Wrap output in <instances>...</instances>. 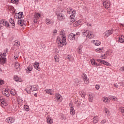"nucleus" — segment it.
I'll return each instance as SVG.
<instances>
[{
  "label": "nucleus",
  "instance_id": "obj_62",
  "mask_svg": "<svg viewBox=\"0 0 124 124\" xmlns=\"http://www.w3.org/2000/svg\"><path fill=\"white\" fill-rule=\"evenodd\" d=\"M114 86L115 88H118V84H114Z\"/></svg>",
  "mask_w": 124,
  "mask_h": 124
},
{
  "label": "nucleus",
  "instance_id": "obj_37",
  "mask_svg": "<svg viewBox=\"0 0 124 124\" xmlns=\"http://www.w3.org/2000/svg\"><path fill=\"white\" fill-rule=\"evenodd\" d=\"M3 94H4V95H5L7 97H8V96H9V95H10L9 92H8V91L7 90L3 91Z\"/></svg>",
  "mask_w": 124,
  "mask_h": 124
},
{
  "label": "nucleus",
  "instance_id": "obj_29",
  "mask_svg": "<svg viewBox=\"0 0 124 124\" xmlns=\"http://www.w3.org/2000/svg\"><path fill=\"white\" fill-rule=\"evenodd\" d=\"M96 52L97 53H101V54H102L103 52H104V49L103 48H99L96 49Z\"/></svg>",
  "mask_w": 124,
  "mask_h": 124
},
{
  "label": "nucleus",
  "instance_id": "obj_5",
  "mask_svg": "<svg viewBox=\"0 0 124 124\" xmlns=\"http://www.w3.org/2000/svg\"><path fill=\"white\" fill-rule=\"evenodd\" d=\"M80 32H77L76 34L73 33H71L69 35L68 39L70 40H75V39H77V38L80 36Z\"/></svg>",
  "mask_w": 124,
  "mask_h": 124
},
{
  "label": "nucleus",
  "instance_id": "obj_47",
  "mask_svg": "<svg viewBox=\"0 0 124 124\" xmlns=\"http://www.w3.org/2000/svg\"><path fill=\"white\" fill-rule=\"evenodd\" d=\"M69 107H70V109H74V106L73 105V103L71 102H70L69 103Z\"/></svg>",
  "mask_w": 124,
  "mask_h": 124
},
{
  "label": "nucleus",
  "instance_id": "obj_25",
  "mask_svg": "<svg viewBox=\"0 0 124 124\" xmlns=\"http://www.w3.org/2000/svg\"><path fill=\"white\" fill-rule=\"evenodd\" d=\"M8 53V50L7 49V48H6L4 50V52L3 53V54L1 53L0 54V57H5L6 56V54H7Z\"/></svg>",
  "mask_w": 124,
  "mask_h": 124
},
{
  "label": "nucleus",
  "instance_id": "obj_44",
  "mask_svg": "<svg viewBox=\"0 0 124 124\" xmlns=\"http://www.w3.org/2000/svg\"><path fill=\"white\" fill-rule=\"evenodd\" d=\"M109 99L113 100V101H118V98L115 96H111L109 97Z\"/></svg>",
  "mask_w": 124,
  "mask_h": 124
},
{
  "label": "nucleus",
  "instance_id": "obj_27",
  "mask_svg": "<svg viewBox=\"0 0 124 124\" xmlns=\"http://www.w3.org/2000/svg\"><path fill=\"white\" fill-rule=\"evenodd\" d=\"M0 63L1 64L5 63V57L3 56L0 57Z\"/></svg>",
  "mask_w": 124,
  "mask_h": 124
},
{
  "label": "nucleus",
  "instance_id": "obj_46",
  "mask_svg": "<svg viewBox=\"0 0 124 124\" xmlns=\"http://www.w3.org/2000/svg\"><path fill=\"white\" fill-rule=\"evenodd\" d=\"M97 62H100V63H103V64H104L105 62V61L101 59H97Z\"/></svg>",
  "mask_w": 124,
  "mask_h": 124
},
{
  "label": "nucleus",
  "instance_id": "obj_19",
  "mask_svg": "<svg viewBox=\"0 0 124 124\" xmlns=\"http://www.w3.org/2000/svg\"><path fill=\"white\" fill-rule=\"evenodd\" d=\"M31 70H32V65L30 64L27 67V68L26 69V72L27 73H30Z\"/></svg>",
  "mask_w": 124,
  "mask_h": 124
},
{
  "label": "nucleus",
  "instance_id": "obj_15",
  "mask_svg": "<svg viewBox=\"0 0 124 124\" xmlns=\"http://www.w3.org/2000/svg\"><path fill=\"white\" fill-rule=\"evenodd\" d=\"M1 23L3 24V26H4V27H6V28H9V23L5 19H3L1 20Z\"/></svg>",
  "mask_w": 124,
  "mask_h": 124
},
{
  "label": "nucleus",
  "instance_id": "obj_63",
  "mask_svg": "<svg viewBox=\"0 0 124 124\" xmlns=\"http://www.w3.org/2000/svg\"><path fill=\"white\" fill-rule=\"evenodd\" d=\"M87 26H88V27H91V26H92V24H91L90 23H87Z\"/></svg>",
  "mask_w": 124,
  "mask_h": 124
},
{
  "label": "nucleus",
  "instance_id": "obj_34",
  "mask_svg": "<svg viewBox=\"0 0 124 124\" xmlns=\"http://www.w3.org/2000/svg\"><path fill=\"white\" fill-rule=\"evenodd\" d=\"M54 60L55 62H60L59 55H56L54 56Z\"/></svg>",
  "mask_w": 124,
  "mask_h": 124
},
{
  "label": "nucleus",
  "instance_id": "obj_31",
  "mask_svg": "<svg viewBox=\"0 0 124 124\" xmlns=\"http://www.w3.org/2000/svg\"><path fill=\"white\" fill-rule=\"evenodd\" d=\"M17 24L19 26H21V27L23 26V25H24V20H23V19H19L18 21Z\"/></svg>",
  "mask_w": 124,
  "mask_h": 124
},
{
  "label": "nucleus",
  "instance_id": "obj_23",
  "mask_svg": "<svg viewBox=\"0 0 124 124\" xmlns=\"http://www.w3.org/2000/svg\"><path fill=\"white\" fill-rule=\"evenodd\" d=\"M91 62L92 65H95V66H99V65H100V64L95 62V60H94V59H92Z\"/></svg>",
  "mask_w": 124,
  "mask_h": 124
},
{
  "label": "nucleus",
  "instance_id": "obj_50",
  "mask_svg": "<svg viewBox=\"0 0 124 124\" xmlns=\"http://www.w3.org/2000/svg\"><path fill=\"white\" fill-rule=\"evenodd\" d=\"M101 59H105L106 58H107V55H106V54L104 55H101L100 57Z\"/></svg>",
  "mask_w": 124,
  "mask_h": 124
},
{
  "label": "nucleus",
  "instance_id": "obj_48",
  "mask_svg": "<svg viewBox=\"0 0 124 124\" xmlns=\"http://www.w3.org/2000/svg\"><path fill=\"white\" fill-rule=\"evenodd\" d=\"M78 50V54H82V46H79Z\"/></svg>",
  "mask_w": 124,
  "mask_h": 124
},
{
  "label": "nucleus",
  "instance_id": "obj_61",
  "mask_svg": "<svg viewBox=\"0 0 124 124\" xmlns=\"http://www.w3.org/2000/svg\"><path fill=\"white\" fill-rule=\"evenodd\" d=\"M8 110L9 111V112H13V109H9V108H8Z\"/></svg>",
  "mask_w": 124,
  "mask_h": 124
},
{
  "label": "nucleus",
  "instance_id": "obj_4",
  "mask_svg": "<svg viewBox=\"0 0 124 124\" xmlns=\"http://www.w3.org/2000/svg\"><path fill=\"white\" fill-rule=\"evenodd\" d=\"M38 90V86L36 85H33L32 86H29V87H27L25 89V91L27 92V93H31V92H34Z\"/></svg>",
  "mask_w": 124,
  "mask_h": 124
},
{
  "label": "nucleus",
  "instance_id": "obj_28",
  "mask_svg": "<svg viewBox=\"0 0 124 124\" xmlns=\"http://www.w3.org/2000/svg\"><path fill=\"white\" fill-rule=\"evenodd\" d=\"M104 111L105 114H107L108 117L110 116V111H109V109H108V108H105L104 109Z\"/></svg>",
  "mask_w": 124,
  "mask_h": 124
},
{
  "label": "nucleus",
  "instance_id": "obj_8",
  "mask_svg": "<svg viewBox=\"0 0 124 124\" xmlns=\"http://www.w3.org/2000/svg\"><path fill=\"white\" fill-rule=\"evenodd\" d=\"M82 77L84 84H85V85H89V84H90V79H89V78H88V77H87V75L84 73L83 74Z\"/></svg>",
  "mask_w": 124,
  "mask_h": 124
},
{
  "label": "nucleus",
  "instance_id": "obj_39",
  "mask_svg": "<svg viewBox=\"0 0 124 124\" xmlns=\"http://www.w3.org/2000/svg\"><path fill=\"white\" fill-rule=\"evenodd\" d=\"M10 23L12 24L13 27H15V21H14V19L13 18L10 19Z\"/></svg>",
  "mask_w": 124,
  "mask_h": 124
},
{
  "label": "nucleus",
  "instance_id": "obj_2",
  "mask_svg": "<svg viewBox=\"0 0 124 124\" xmlns=\"http://www.w3.org/2000/svg\"><path fill=\"white\" fill-rule=\"evenodd\" d=\"M67 13L68 14H71L70 16V22L71 23H74V22H75V19H74V18H75V15L76 14V11L75 10H73L71 8H68L67 10Z\"/></svg>",
  "mask_w": 124,
  "mask_h": 124
},
{
  "label": "nucleus",
  "instance_id": "obj_59",
  "mask_svg": "<svg viewBox=\"0 0 124 124\" xmlns=\"http://www.w3.org/2000/svg\"><path fill=\"white\" fill-rule=\"evenodd\" d=\"M57 32H58V31L56 30L53 31V34H56V33H57Z\"/></svg>",
  "mask_w": 124,
  "mask_h": 124
},
{
  "label": "nucleus",
  "instance_id": "obj_3",
  "mask_svg": "<svg viewBox=\"0 0 124 124\" xmlns=\"http://www.w3.org/2000/svg\"><path fill=\"white\" fill-rule=\"evenodd\" d=\"M63 13H64L63 9H59V12L57 14L58 19L59 21H62L64 20L65 17L64 14Z\"/></svg>",
  "mask_w": 124,
  "mask_h": 124
},
{
  "label": "nucleus",
  "instance_id": "obj_60",
  "mask_svg": "<svg viewBox=\"0 0 124 124\" xmlns=\"http://www.w3.org/2000/svg\"><path fill=\"white\" fill-rule=\"evenodd\" d=\"M120 70H121V71H124V66L121 67V68H120Z\"/></svg>",
  "mask_w": 124,
  "mask_h": 124
},
{
  "label": "nucleus",
  "instance_id": "obj_22",
  "mask_svg": "<svg viewBox=\"0 0 124 124\" xmlns=\"http://www.w3.org/2000/svg\"><path fill=\"white\" fill-rule=\"evenodd\" d=\"M19 15H23V12H20L19 13L16 14L15 15V18H16V19H21V16Z\"/></svg>",
  "mask_w": 124,
  "mask_h": 124
},
{
  "label": "nucleus",
  "instance_id": "obj_55",
  "mask_svg": "<svg viewBox=\"0 0 124 124\" xmlns=\"http://www.w3.org/2000/svg\"><path fill=\"white\" fill-rule=\"evenodd\" d=\"M15 45H16V46H17V47H19V46H20V42H16Z\"/></svg>",
  "mask_w": 124,
  "mask_h": 124
},
{
  "label": "nucleus",
  "instance_id": "obj_9",
  "mask_svg": "<svg viewBox=\"0 0 124 124\" xmlns=\"http://www.w3.org/2000/svg\"><path fill=\"white\" fill-rule=\"evenodd\" d=\"M41 17V15L39 13H35L34 14V16L33 17V20L34 23H37L38 19Z\"/></svg>",
  "mask_w": 124,
  "mask_h": 124
},
{
  "label": "nucleus",
  "instance_id": "obj_6",
  "mask_svg": "<svg viewBox=\"0 0 124 124\" xmlns=\"http://www.w3.org/2000/svg\"><path fill=\"white\" fill-rule=\"evenodd\" d=\"M83 35H85L87 38H90L92 39V38H93L94 37V34L92 31H89V30L86 31L85 32H83Z\"/></svg>",
  "mask_w": 124,
  "mask_h": 124
},
{
  "label": "nucleus",
  "instance_id": "obj_10",
  "mask_svg": "<svg viewBox=\"0 0 124 124\" xmlns=\"http://www.w3.org/2000/svg\"><path fill=\"white\" fill-rule=\"evenodd\" d=\"M103 5L105 8L108 9L111 6V2L110 0H104Z\"/></svg>",
  "mask_w": 124,
  "mask_h": 124
},
{
  "label": "nucleus",
  "instance_id": "obj_21",
  "mask_svg": "<svg viewBox=\"0 0 124 124\" xmlns=\"http://www.w3.org/2000/svg\"><path fill=\"white\" fill-rule=\"evenodd\" d=\"M92 43H93V44H94V45H95L96 46H99V45H100L101 44L100 42L98 40H93L92 41Z\"/></svg>",
  "mask_w": 124,
  "mask_h": 124
},
{
  "label": "nucleus",
  "instance_id": "obj_18",
  "mask_svg": "<svg viewBox=\"0 0 124 124\" xmlns=\"http://www.w3.org/2000/svg\"><path fill=\"white\" fill-rule=\"evenodd\" d=\"M46 23L47 25H53L54 24V20L49 19H46Z\"/></svg>",
  "mask_w": 124,
  "mask_h": 124
},
{
  "label": "nucleus",
  "instance_id": "obj_35",
  "mask_svg": "<svg viewBox=\"0 0 124 124\" xmlns=\"http://www.w3.org/2000/svg\"><path fill=\"white\" fill-rule=\"evenodd\" d=\"M10 93L12 94V95H15V96H16L17 95V94L16 93V91L14 89H12L10 91Z\"/></svg>",
  "mask_w": 124,
  "mask_h": 124
},
{
  "label": "nucleus",
  "instance_id": "obj_58",
  "mask_svg": "<svg viewBox=\"0 0 124 124\" xmlns=\"http://www.w3.org/2000/svg\"><path fill=\"white\" fill-rule=\"evenodd\" d=\"M120 25L121 28H124V24L120 23Z\"/></svg>",
  "mask_w": 124,
  "mask_h": 124
},
{
  "label": "nucleus",
  "instance_id": "obj_43",
  "mask_svg": "<svg viewBox=\"0 0 124 124\" xmlns=\"http://www.w3.org/2000/svg\"><path fill=\"white\" fill-rule=\"evenodd\" d=\"M70 112L72 116H74V115H75V110H74V108L70 109Z\"/></svg>",
  "mask_w": 124,
  "mask_h": 124
},
{
  "label": "nucleus",
  "instance_id": "obj_42",
  "mask_svg": "<svg viewBox=\"0 0 124 124\" xmlns=\"http://www.w3.org/2000/svg\"><path fill=\"white\" fill-rule=\"evenodd\" d=\"M112 53H113L112 50H108L106 52V55L107 56H111V55H112Z\"/></svg>",
  "mask_w": 124,
  "mask_h": 124
},
{
  "label": "nucleus",
  "instance_id": "obj_14",
  "mask_svg": "<svg viewBox=\"0 0 124 124\" xmlns=\"http://www.w3.org/2000/svg\"><path fill=\"white\" fill-rule=\"evenodd\" d=\"M114 31V30H108L107 31L105 32V37H108V36H109L113 33V32Z\"/></svg>",
  "mask_w": 124,
  "mask_h": 124
},
{
  "label": "nucleus",
  "instance_id": "obj_1",
  "mask_svg": "<svg viewBox=\"0 0 124 124\" xmlns=\"http://www.w3.org/2000/svg\"><path fill=\"white\" fill-rule=\"evenodd\" d=\"M56 42L58 45V47H62L64 45H66V39L65 38V32L63 30H62L60 35L57 37Z\"/></svg>",
  "mask_w": 124,
  "mask_h": 124
},
{
  "label": "nucleus",
  "instance_id": "obj_49",
  "mask_svg": "<svg viewBox=\"0 0 124 124\" xmlns=\"http://www.w3.org/2000/svg\"><path fill=\"white\" fill-rule=\"evenodd\" d=\"M24 108L26 111H29L30 110V108L28 105H24Z\"/></svg>",
  "mask_w": 124,
  "mask_h": 124
},
{
  "label": "nucleus",
  "instance_id": "obj_54",
  "mask_svg": "<svg viewBox=\"0 0 124 124\" xmlns=\"http://www.w3.org/2000/svg\"><path fill=\"white\" fill-rule=\"evenodd\" d=\"M104 64H105V65H107L108 66H109V65H111L110 64V63H109V62H106V61H105V63H104Z\"/></svg>",
  "mask_w": 124,
  "mask_h": 124
},
{
  "label": "nucleus",
  "instance_id": "obj_41",
  "mask_svg": "<svg viewBox=\"0 0 124 124\" xmlns=\"http://www.w3.org/2000/svg\"><path fill=\"white\" fill-rule=\"evenodd\" d=\"M80 95L82 97H84L86 95V93L84 91H81L79 92Z\"/></svg>",
  "mask_w": 124,
  "mask_h": 124
},
{
  "label": "nucleus",
  "instance_id": "obj_51",
  "mask_svg": "<svg viewBox=\"0 0 124 124\" xmlns=\"http://www.w3.org/2000/svg\"><path fill=\"white\" fill-rule=\"evenodd\" d=\"M107 122V120H106V119H103L101 121V124H104L105 123H106V122Z\"/></svg>",
  "mask_w": 124,
  "mask_h": 124
},
{
  "label": "nucleus",
  "instance_id": "obj_40",
  "mask_svg": "<svg viewBox=\"0 0 124 124\" xmlns=\"http://www.w3.org/2000/svg\"><path fill=\"white\" fill-rule=\"evenodd\" d=\"M75 83H76V86H78L80 84V80L78 78H76L74 80Z\"/></svg>",
  "mask_w": 124,
  "mask_h": 124
},
{
  "label": "nucleus",
  "instance_id": "obj_52",
  "mask_svg": "<svg viewBox=\"0 0 124 124\" xmlns=\"http://www.w3.org/2000/svg\"><path fill=\"white\" fill-rule=\"evenodd\" d=\"M15 60L17 61L18 60V58H19V53H17V55L14 56Z\"/></svg>",
  "mask_w": 124,
  "mask_h": 124
},
{
  "label": "nucleus",
  "instance_id": "obj_20",
  "mask_svg": "<svg viewBox=\"0 0 124 124\" xmlns=\"http://www.w3.org/2000/svg\"><path fill=\"white\" fill-rule=\"evenodd\" d=\"M14 79L16 81V82H23V80L21 78H19L17 76H14Z\"/></svg>",
  "mask_w": 124,
  "mask_h": 124
},
{
  "label": "nucleus",
  "instance_id": "obj_38",
  "mask_svg": "<svg viewBox=\"0 0 124 124\" xmlns=\"http://www.w3.org/2000/svg\"><path fill=\"white\" fill-rule=\"evenodd\" d=\"M102 100L103 102H105V103H106L107 102H109V99H108L107 97H103Z\"/></svg>",
  "mask_w": 124,
  "mask_h": 124
},
{
  "label": "nucleus",
  "instance_id": "obj_56",
  "mask_svg": "<svg viewBox=\"0 0 124 124\" xmlns=\"http://www.w3.org/2000/svg\"><path fill=\"white\" fill-rule=\"evenodd\" d=\"M2 28H3V24L1 21H0V29H2Z\"/></svg>",
  "mask_w": 124,
  "mask_h": 124
},
{
  "label": "nucleus",
  "instance_id": "obj_26",
  "mask_svg": "<svg viewBox=\"0 0 124 124\" xmlns=\"http://www.w3.org/2000/svg\"><path fill=\"white\" fill-rule=\"evenodd\" d=\"M93 119V124H96L98 123V121H99V118H98V117L97 116H94Z\"/></svg>",
  "mask_w": 124,
  "mask_h": 124
},
{
  "label": "nucleus",
  "instance_id": "obj_12",
  "mask_svg": "<svg viewBox=\"0 0 124 124\" xmlns=\"http://www.w3.org/2000/svg\"><path fill=\"white\" fill-rule=\"evenodd\" d=\"M14 121H15V119L12 117H8L6 119V122L8 123V124H13V123H14Z\"/></svg>",
  "mask_w": 124,
  "mask_h": 124
},
{
  "label": "nucleus",
  "instance_id": "obj_53",
  "mask_svg": "<svg viewBox=\"0 0 124 124\" xmlns=\"http://www.w3.org/2000/svg\"><path fill=\"white\" fill-rule=\"evenodd\" d=\"M95 88L96 89L98 90L100 88V86H99V85H96Z\"/></svg>",
  "mask_w": 124,
  "mask_h": 124
},
{
  "label": "nucleus",
  "instance_id": "obj_7",
  "mask_svg": "<svg viewBox=\"0 0 124 124\" xmlns=\"http://www.w3.org/2000/svg\"><path fill=\"white\" fill-rule=\"evenodd\" d=\"M0 102L1 103L0 105L1 107L3 108H5L8 105L7 100L2 97H0Z\"/></svg>",
  "mask_w": 124,
  "mask_h": 124
},
{
  "label": "nucleus",
  "instance_id": "obj_11",
  "mask_svg": "<svg viewBox=\"0 0 124 124\" xmlns=\"http://www.w3.org/2000/svg\"><path fill=\"white\" fill-rule=\"evenodd\" d=\"M55 99L57 102L60 103L62 101V96L59 93H57L55 95Z\"/></svg>",
  "mask_w": 124,
  "mask_h": 124
},
{
  "label": "nucleus",
  "instance_id": "obj_17",
  "mask_svg": "<svg viewBox=\"0 0 124 124\" xmlns=\"http://www.w3.org/2000/svg\"><path fill=\"white\" fill-rule=\"evenodd\" d=\"M45 92L46 93H47L48 94H50V95H54V91L52 89H46L45 90Z\"/></svg>",
  "mask_w": 124,
  "mask_h": 124
},
{
  "label": "nucleus",
  "instance_id": "obj_16",
  "mask_svg": "<svg viewBox=\"0 0 124 124\" xmlns=\"http://www.w3.org/2000/svg\"><path fill=\"white\" fill-rule=\"evenodd\" d=\"M82 23V20H78L75 22H74L73 24V27H78V26H80Z\"/></svg>",
  "mask_w": 124,
  "mask_h": 124
},
{
  "label": "nucleus",
  "instance_id": "obj_33",
  "mask_svg": "<svg viewBox=\"0 0 124 124\" xmlns=\"http://www.w3.org/2000/svg\"><path fill=\"white\" fill-rule=\"evenodd\" d=\"M17 101L18 102V104L20 105H22V104H23V100H22V98L20 97L17 98Z\"/></svg>",
  "mask_w": 124,
  "mask_h": 124
},
{
  "label": "nucleus",
  "instance_id": "obj_32",
  "mask_svg": "<svg viewBox=\"0 0 124 124\" xmlns=\"http://www.w3.org/2000/svg\"><path fill=\"white\" fill-rule=\"evenodd\" d=\"M119 42L120 43H124V36L121 35L119 37Z\"/></svg>",
  "mask_w": 124,
  "mask_h": 124
},
{
  "label": "nucleus",
  "instance_id": "obj_13",
  "mask_svg": "<svg viewBox=\"0 0 124 124\" xmlns=\"http://www.w3.org/2000/svg\"><path fill=\"white\" fill-rule=\"evenodd\" d=\"M46 123L48 124H53L54 123V120L50 117V116H47L46 117Z\"/></svg>",
  "mask_w": 124,
  "mask_h": 124
},
{
  "label": "nucleus",
  "instance_id": "obj_45",
  "mask_svg": "<svg viewBox=\"0 0 124 124\" xmlns=\"http://www.w3.org/2000/svg\"><path fill=\"white\" fill-rule=\"evenodd\" d=\"M11 2L14 4H18L19 3V0H11Z\"/></svg>",
  "mask_w": 124,
  "mask_h": 124
},
{
  "label": "nucleus",
  "instance_id": "obj_36",
  "mask_svg": "<svg viewBox=\"0 0 124 124\" xmlns=\"http://www.w3.org/2000/svg\"><path fill=\"white\" fill-rule=\"evenodd\" d=\"M15 67L16 69H20V64L18 62H16Z\"/></svg>",
  "mask_w": 124,
  "mask_h": 124
},
{
  "label": "nucleus",
  "instance_id": "obj_30",
  "mask_svg": "<svg viewBox=\"0 0 124 124\" xmlns=\"http://www.w3.org/2000/svg\"><path fill=\"white\" fill-rule=\"evenodd\" d=\"M89 101H90V102H93V94H90L89 95Z\"/></svg>",
  "mask_w": 124,
  "mask_h": 124
},
{
  "label": "nucleus",
  "instance_id": "obj_64",
  "mask_svg": "<svg viewBox=\"0 0 124 124\" xmlns=\"http://www.w3.org/2000/svg\"><path fill=\"white\" fill-rule=\"evenodd\" d=\"M34 95H35V96H36H36H37V94L35 93Z\"/></svg>",
  "mask_w": 124,
  "mask_h": 124
},
{
  "label": "nucleus",
  "instance_id": "obj_57",
  "mask_svg": "<svg viewBox=\"0 0 124 124\" xmlns=\"http://www.w3.org/2000/svg\"><path fill=\"white\" fill-rule=\"evenodd\" d=\"M67 59H68L69 61H71V57L69 55L67 56Z\"/></svg>",
  "mask_w": 124,
  "mask_h": 124
},
{
  "label": "nucleus",
  "instance_id": "obj_24",
  "mask_svg": "<svg viewBox=\"0 0 124 124\" xmlns=\"http://www.w3.org/2000/svg\"><path fill=\"white\" fill-rule=\"evenodd\" d=\"M34 68H35V69L37 70H40V68L39 67V63L38 62H35Z\"/></svg>",
  "mask_w": 124,
  "mask_h": 124
}]
</instances>
